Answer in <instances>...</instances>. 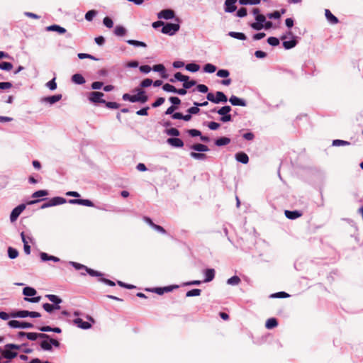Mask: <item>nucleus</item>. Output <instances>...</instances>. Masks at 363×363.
<instances>
[{
  "mask_svg": "<svg viewBox=\"0 0 363 363\" xmlns=\"http://www.w3.org/2000/svg\"><path fill=\"white\" fill-rule=\"evenodd\" d=\"M45 85L50 90H51V91L55 90L57 89V84L55 82V78H54L52 80L47 82Z\"/></svg>",
  "mask_w": 363,
  "mask_h": 363,
  "instance_id": "49",
  "label": "nucleus"
},
{
  "mask_svg": "<svg viewBox=\"0 0 363 363\" xmlns=\"http://www.w3.org/2000/svg\"><path fill=\"white\" fill-rule=\"evenodd\" d=\"M8 255L10 259H15L18 257V252L17 250L10 247L8 249Z\"/></svg>",
  "mask_w": 363,
  "mask_h": 363,
  "instance_id": "42",
  "label": "nucleus"
},
{
  "mask_svg": "<svg viewBox=\"0 0 363 363\" xmlns=\"http://www.w3.org/2000/svg\"><path fill=\"white\" fill-rule=\"evenodd\" d=\"M239 2L242 5H256L260 3V0H239Z\"/></svg>",
  "mask_w": 363,
  "mask_h": 363,
  "instance_id": "47",
  "label": "nucleus"
},
{
  "mask_svg": "<svg viewBox=\"0 0 363 363\" xmlns=\"http://www.w3.org/2000/svg\"><path fill=\"white\" fill-rule=\"evenodd\" d=\"M205 280L204 282H209L212 281L215 277V270L213 269H208L204 272Z\"/></svg>",
  "mask_w": 363,
  "mask_h": 363,
  "instance_id": "23",
  "label": "nucleus"
},
{
  "mask_svg": "<svg viewBox=\"0 0 363 363\" xmlns=\"http://www.w3.org/2000/svg\"><path fill=\"white\" fill-rule=\"evenodd\" d=\"M43 307L48 313H51L54 310H58L60 308V306L59 305H52L50 303H44Z\"/></svg>",
  "mask_w": 363,
  "mask_h": 363,
  "instance_id": "32",
  "label": "nucleus"
},
{
  "mask_svg": "<svg viewBox=\"0 0 363 363\" xmlns=\"http://www.w3.org/2000/svg\"><path fill=\"white\" fill-rule=\"evenodd\" d=\"M237 0H226L225 2V11L228 13H232L236 10Z\"/></svg>",
  "mask_w": 363,
  "mask_h": 363,
  "instance_id": "14",
  "label": "nucleus"
},
{
  "mask_svg": "<svg viewBox=\"0 0 363 363\" xmlns=\"http://www.w3.org/2000/svg\"><path fill=\"white\" fill-rule=\"evenodd\" d=\"M20 348L19 345L14 344H8L5 346V349L2 352V355L6 359H12L17 355L16 350Z\"/></svg>",
  "mask_w": 363,
  "mask_h": 363,
  "instance_id": "1",
  "label": "nucleus"
},
{
  "mask_svg": "<svg viewBox=\"0 0 363 363\" xmlns=\"http://www.w3.org/2000/svg\"><path fill=\"white\" fill-rule=\"evenodd\" d=\"M230 143V139L227 137H222L217 139L215 142V144L217 146H223L229 144Z\"/></svg>",
  "mask_w": 363,
  "mask_h": 363,
  "instance_id": "29",
  "label": "nucleus"
},
{
  "mask_svg": "<svg viewBox=\"0 0 363 363\" xmlns=\"http://www.w3.org/2000/svg\"><path fill=\"white\" fill-rule=\"evenodd\" d=\"M26 336L30 340H35L38 337L48 338V335L43 333H28Z\"/></svg>",
  "mask_w": 363,
  "mask_h": 363,
  "instance_id": "21",
  "label": "nucleus"
},
{
  "mask_svg": "<svg viewBox=\"0 0 363 363\" xmlns=\"http://www.w3.org/2000/svg\"><path fill=\"white\" fill-rule=\"evenodd\" d=\"M228 35L233 38H236L241 40H245L246 39V36L243 33L231 31L229 32Z\"/></svg>",
  "mask_w": 363,
  "mask_h": 363,
  "instance_id": "30",
  "label": "nucleus"
},
{
  "mask_svg": "<svg viewBox=\"0 0 363 363\" xmlns=\"http://www.w3.org/2000/svg\"><path fill=\"white\" fill-rule=\"evenodd\" d=\"M103 23L105 26L109 28H112L113 26V21L109 17H105L104 18Z\"/></svg>",
  "mask_w": 363,
  "mask_h": 363,
  "instance_id": "56",
  "label": "nucleus"
},
{
  "mask_svg": "<svg viewBox=\"0 0 363 363\" xmlns=\"http://www.w3.org/2000/svg\"><path fill=\"white\" fill-rule=\"evenodd\" d=\"M23 294L26 296H33L37 294V291L35 289L29 286H26L23 289ZM41 299L40 296H36L33 298L26 297L24 298L25 301L31 302V303H38Z\"/></svg>",
  "mask_w": 363,
  "mask_h": 363,
  "instance_id": "2",
  "label": "nucleus"
},
{
  "mask_svg": "<svg viewBox=\"0 0 363 363\" xmlns=\"http://www.w3.org/2000/svg\"><path fill=\"white\" fill-rule=\"evenodd\" d=\"M191 149L194 151H197V152H208L209 150L208 147L206 145H205L203 144H201V143H197V144L193 145L191 147Z\"/></svg>",
  "mask_w": 363,
  "mask_h": 363,
  "instance_id": "22",
  "label": "nucleus"
},
{
  "mask_svg": "<svg viewBox=\"0 0 363 363\" xmlns=\"http://www.w3.org/2000/svg\"><path fill=\"white\" fill-rule=\"evenodd\" d=\"M229 101L233 106H246V102L245 100L240 99L235 96H232L230 98Z\"/></svg>",
  "mask_w": 363,
  "mask_h": 363,
  "instance_id": "15",
  "label": "nucleus"
},
{
  "mask_svg": "<svg viewBox=\"0 0 363 363\" xmlns=\"http://www.w3.org/2000/svg\"><path fill=\"white\" fill-rule=\"evenodd\" d=\"M72 81L77 84H83L85 83V79L80 74H74L72 77Z\"/></svg>",
  "mask_w": 363,
  "mask_h": 363,
  "instance_id": "25",
  "label": "nucleus"
},
{
  "mask_svg": "<svg viewBox=\"0 0 363 363\" xmlns=\"http://www.w3.org/2000/svg\"><path fill=\"white\" fill-rule=\"evenodd\" d=\"M152 69L155 72H160V73H164V70H165V68H164L163 65L159 64V65H154L153 67H152Z\"/></svg>",
  "mask_w": 363,
  "mask_h": 363,
  "instance_id": "57",
  "label": "nucleus"
},
{
  "mask_svg": "<svg viewBox=\"0 0 363 363\" xmlns=\"http://www.w3.org/2000/svg\"><path fill=\"white\" fill-rule=\"evenodd\" d=\"M48 195V191L46 190H39L32 194L33 198L43 197Z\"/></svg>",
  "mask_w": 363,
  "mask_h": 363,
  "instance_id": "44",
  "label": "nucleus"
},
{
  "mask_svg": "<svg viewBox=\"0 0 363 363\" xmlns=\"http://www.w3.org/2000/svg\"><path fill=\"white\" fill-rule=\"evenodd\" d=\"M97 11L95 10H90L85 14V19L87 21H91L93 18L96 16Z\"/></svg>",
  "mask_w": 363,
  "mask_h": 363,
  "instance_id": "41",
  "label": "nucleus"
},
{
  "mask_svg": "<svg viewBox=\"0 0 363 363\" xmlns=\"http://www.w3.org/2000/svg\"><path fill=\"white\" fill-rule=\"evenodd\" d=\"M137 91V94L132 95V103H145L147 101V96L145 95V91L141 89H138Z\"/></svg>",
  "mask_w": 363,
  "mask_h": 363,
  "instance_id": "9",
  "label": "nucleus"
},
{
  "mask_svg": "<svg viewBox=\"0 0 363 363\" xmlns=\"http://www.w3.org/2000/svg\"><path fill=\"white\" fill-rule=\"evenodd\" d=\"M127 43L129 45H133L135 47H143V48L147 47V45L144 42L138 41V40H128Z\"/></svg>",
  "mask_w": 363,
  "mask_h": 363,
  "instance_id": "35",
  "label": "nucleus"
},
{
  "mask_svg": "<svg viewBox=\"0 0 363 363\" xmlns=\"http://www.w3.org/2000/svg\"><path fill=\"white\" fill-rule=\"evenodd\" d=\"M103 86V83L101 82H94L91 84V88L95 90L100 89Z\"/></svg>",
  "mask_w": 363,
  "mask_h": 363,
  "instance_id": "64",
  "label": "nucleus"
},
{
  "mask_svg": "<svg viewBox=\"0 0 363 363\" xmlns=\"http://www.w3.org/2000/svg\"><path fill=\"white\" fill-rule=\"evenodd\" d=\"M46 30L48 31H55V32H57L58 33L60 34H63L66 32V29L58 26V25H52V26H48L46 28Z\"/></svg>",
  "mask_w": 363,
  "mask_h": 363,
  "instance_id": "20",
  "label": "nucleus"
},
{
  "mask_svg": "<svg viewBox=\"0 0 363 363\" xmlns=\"http://www.w3.org/2000/svg\"><path fill=\"white\" fill-rule=\"evenodd\" d=\"M174 79L176 80H178V81H180V82H184V81H186L188 80L189 78L188 76H186V75H183L181 72H177L175 74H174Z\"/></svg>",
  "mask_w": 363,
  "mask_h": 363,
  "instance_id": "48",
  "label": "nucleus"
},
{
  "mask_svg": "<svg viewBox=\"0 0 363 363\" xmlns=\"http://www.w3.org/2000/svg\"><path fill=\"white\" fill-rule=\"evenodd\" d=\"M235 159L237 161L242 163L247 164L249 162V157L247 154L245 152H238L235 155Z\"/></svg>",
  "mask_w": 363,
  "mask_h": 363,
  "instance_id": "18",
  "label": "nucleus"
},
{
  "mask_svg": "<svg viewBox=\"0 0 363 363\" xmlns=\"http://www.w3.org/2000/svg\"><path fill=\"white\" fill-rule=\"evenodd\" d=\"M350 143L345 140H334L333 141V146H344V145H349Z\"/></svg>",
  "mask_w": 363,
  "mask_h": 363,
  "instance_id": "51",
  "label": "nucleus"
},
{
  "mask_svg": "<svg viewBox=\"0 0 363 363\" xmlns=\"http://www.w3.org/2000/svg\"><path fill=\"white\" fill-rule=\"evenodd\" d=\"M325 14L327 20L332 24H336L338 22L337 18L328 9H325Z\"/></svg>",
  "mask_w": 363,
  "mask_h": 363,
  "instance_id": "26",
  "label": "nucleus"
},
{
  "mask_svg": "<svg viewBox=\"0 0 363 363\" xmlns=\"http://www.w3.org/2000/svg\"><path fill=\"white\" fill-rule=\"evenodd\" d=\"M190 156L194 159L200 160H203L206 158V155L201 152H191L190 153Z\"/></svg>",
  "mask_w": 363,
  "mask_h": 363,
  "instance_id": "39",
  "label": "nucleus"
},
{
  "mask_svg": "<svg viewBox=\"0 0 363 363\" xmlns=\"http://www.w3.org/2000/svg\"><path fill=\"white\" fill-rule=\"evenodd\" d=\"M267 42L272 46H277L279 44V40L275 37H269L267 39Z\"/></svg>",
  "mask_w": 363,
  "mask_h": 363,
  "instance_id": "54",
  "label": "nucleus"
},
{
  "mask_svg": "<svg viewBox=\"0 0 363 363\" xmlns=\"http://www.w3.org/2000/svg\"><path fill=\"white\" fill-rule=\"evenodd\" d=\"M296 38L294 36L292 37V40H284L283 41V46L286 50H289L293 48H294L296 44L297 41L295 39Z\"/></svg>",
  "mask_w": 363,
  "mask_h": 363,
  "instance_id": "19",
  "label": "nucleus"
},
{
  "mask_svg": "<svg viewBox=\"0 0 363 363\" xmlns=\"http://www.w3.org/2000/svg\"><path fill=\"white\" fill-rule=\"evenodd\" d=\"M162 89L164 91H167V92H173V93L176 92V88L169 84H164Z\"/></svg>",
  "mask_w": 363,
  "mask_h": 363,
  "instance_id": "52",
  "label": "nucleus"
},
{
  "mask_svg": "<svg viewBox=\"0 0 363 363\" xmlns=\"http://www.w3.org/2000/svg\"><path fill=\"white\" fill-rule=\"evenodd\" d=\"M157 16L159 19L170 20L175 17V13L172 9H163Z\"/></svg>",
  "mask_w": 363,
  "mask_h": 363,
  "instance_id": "8",
  "label": "nucleus"
},
{
  "mask_svg": "<svg viewBox=\"0 0 363 363\" xmlns=\"http://www.w3.org/2000/svg\"><path fill=\"white\" fill-rule=\"evenodd\" d=\"M61 99H62V95L57 94V95H54V96H51L43 97L41 99V102L47 103V104L52 105V104H54L57 103V101H59Z\"/></svg>",
  "mask_w": 363,
  "mask_h": 363,
  "instance_id": "12",
  "label": "nucleus"
},
{
  "mask_svg": "<svg viewBox=\"0 0 363 363\" xmlns=\"http://www.w3.org/2000/svg\"><path fill=\"white\" fill-rule=\"evenodd\" d=\"M40 257L43 261H53L55 262H57L60 261V259L58 257L52 256V255H49L46 252H41L40 254Z\"/></svg>",
  "mask_w": 363,
  "mask_h": 363,
  "instance_id": "17",
  "label": "nucleus"
},
{
  "mask_svg": "<svg viewBox=\"0 0 363 363\" xmlns=\"http://www.w3.org/2000/svg\"><path fill=\"white\" fill-rule=\"evenodd\" d=\"M69 203L71 204H79V205H82V206H89V207L94 206V203L89 199H70L69 201Z\"/></svg>",
  "mask_w": 363,
  "mask_h": 363,
  "instance_id": "11",
  "label": "nucleus"
},
{
  "mask_svg": "<svg viewBox=\"0 0 363 363\" xmlns=\"http://www.w3.org/2000/svg\"><path fill=\"white\" fill-rule=\"evenodd\" d=\"M45 339L40 342V346L44 350H50L52 349L50 339L48 337Z\"/></svg>",
  "mask_w": 363,
  "mask_h": 363,
  "instance_id": "33",
  "label": "nucleus"
},
{
  "mask_svg": "<svg viewBox=\"0 0 363 363\" xmlns=\"http://www.w3.org/2000/svg\"><path fill=\"white\" fill-rule=\"evenodd\" d=\"M74 323L77 325V327L82 329H89L91 327L89 323L84 321L82 318H79L74 319Z\"/></svg>",
  "mask_w": 363,
  "mask_h": 363,
  "instance_id": "16",
  "label": "nucleus"
},
{
  "mask_svg": "<svg viewBox=\"0 0 363 363\" xmlns=\"http://www.w3.org/2000/svg\"><path fill=\"white\" fill-rule=\"evenodd\" d=\"M8 325L10 328H23V329L31 328L33 326V324H31V323H29L27 322H21V321L15 320H10L8 323Z\"/></svg>",
  "mask_w": 363,
  "mask_h": 363,
  "instance_id": "6",
  "label": "nucleus"
},
{
  "mask_svg": "<svg viewBox=\"0 0 363 363\" xmlns=\"http://www.w3.org/2000/svg\"><path fill=\"white\" fill-rule=\"evenodd\" d=\"M277 321L275 318H269L267 320L265 326L267 329H272L277 325Z\"/></svg>",
  "mask_w": 363,
  "mask_h": 363,
  "instance_id": "40",
  "label": "nucleus"
},
{
  "mask_svg": "<svg viewBox=\"0 0 363 363\" xmlns=\"http://www.w3.org/2000/svg\"><path fill=\"white\" fill-rule=\"evenodd\" d=\"M216 104L220 102H226L228 101L227 96L221 91H217L216 94Z\"/></svg>",
  "mask_w": 363,
  "mask_h": 363,
  "instance_id": "27",
  "label": "nucleus"
},
{
  "mask_svg": "<svg viewBox=\"0 0 363 363\" xmlns=\"http://www.w3.org/2000/svg\"><path fill=\"white\" fill-rule=\"evenodd\" d=\"M179 25L177 23L164 24L162 28V33L169 35H174L179 30Z\"/></svg>",
  "mask_w": 363,
  "mask_h": 363,
  "instance_id": "4",
  "label": "nucleus"
},
{
  "mask_svg": "<svg viewBox=\"0 0 363 363\" xmlns=\"http://www.w3.org/2000/svg\"><path fill=\"white\" fill-rule=\"evenodd\" d=\"M189 134L192 137L201 136V132L196 129H191L188 130Z\"/></svg>",
  "mask_w": 363,
  "mask_h": 363,
  "instance_id": "63",
  "label": "nucleus"
},
{
  "mask_svg": "<svg viewBox=\"0 0 363 363\" xmlns=\"http://www.w3.org/2000/svg\"><path fill=\"white\" fill-rule=\"evenodd\" d=\"M45 297L48 298L50 301L54 303L55 305H59L60 303H62V299L56 295L47 294Z\"/></svg>",
  "mask_w": 363,
  "mask_h": 363,
  "instance_id": "31",
  "label": "nucleus"
},
{
  "mask_svg": "<svg viewBox=\"0 0 363 363\" xmlns=\"http://www.w3.org/2000/svg\"><path fill=\"white\" fill-rule=\"evenodd\" d=\"M208 127L213 130H217L220 127V124L216 122H210L208 124Z\"/></svg>",
  "mask_w": 363,
  "mask_h": 363,
  "instance_id": "62",
  "label": "nucleus"
},
{
  "mask_svg": "<svg viewBox=\"0 0 363 363\" xmlns=\"http://www.w3.org/2000/svg\"><path fill=\"white\" fill-rule=\"evenodd\" d=\"M86 273H88L91 277H101L102 276V274L98 271H95L94 269H89L86 267V269L85 271Z\"/></svg>",
  "mask_w": 363,
  "mask_h": 363,
  "instance_id": "53",
  "label": "nucleus"
},
{
  "mask_svg": "<svg viewBox=\"0 0 363 363\" xmlns=\"http://www.w3.org/2000/svg\"><path fill=\"white\" fill-rule=\"evenodd\" d=\"M251 27L255 30H259L264 28V24L257 21L255 23H252L251 24Z\"/></svg>",
  "mask_w": 363,
  "mask_h": 363,
  "instance_id": "59",
  "label": "nucleus"
},
{
  "mask_svg": "<svg viewBox=\"0 0 363 363\" xmlns=\"http://www.w3.org/2000/svg\"><path fill=\"white\" fill-rule=\"evenodd\" d=\"M241 280L238 276H233L227 280V284L232 286H237Z\"/></svg>",
  "mask_w": 363,
  "mask_h": 363,
  "instance_id": "34",
  "label": "nucleus"
},
{
  "mask_svg": "<svg viewBox=\"0 0 363 363\" xmlns=\"http://www.w3.org/2000/svg\"><path fill=\"white\" fill-rule=\"evenodd\" d=\"M201 289H192V290L189 291L186 294V296L187 297L199 296L201 295Z\"/></svg>",
  "mask_w": 363,
  "mask_h": 363,
  "instance_id": "43",
  "label": "nucleus"
},
{
  "mask_svg": "<svg viewBox=\"0 0 363 363\" xmlns=\"http://www.w3.org/2000/svg\"><path fill=\"white\" fill-rule=\"evenodd\" d=\"M186 69L191 72H196L199 70L200 66L195 63H189L186 65Z\"/></svg>",
  "mask_w": 363,
  "mask_h": 363,
  "instance_id": "36",
  "label": "nucleus"
},
{
  "mask_svg": "<svg viewBox=\"0 0 363 363\" xmlns=\"http://www.w3.org/2000/svg\"><path fill=\"white\" fill-rule=\"evenodd\" d=\"M195 84H196V81H194V80L189 81L188 79V80L184 82L183 86H184V88H185L186 89H189V88L192 87Z\"/></svg>",
  "mask_w": 363,
  "mask_h": 363,
  "instance_id": "58",
  "label": "nucleus"
},
{
  "mask_svg": "<svg viewBox=\"0 0 363 363\" xmlns=\"http://www.w3.org/2000/svg\"><path fill=\"white\" fill-rule=\"evenodd\" d=\"M203 71L206 73H213L216 71V67L211 63H208L204 65Z\"/></svg>",
  "mask_w": 363,
  "mask_h": 363,
  "instance_id": "37",
  "label": "nucleus"
},
{
  "mask_svg": "<svg viewBox=\"0 0 363 363\" xmlns=\"http://www.w3.org/2000/svg\"><path fill=\"white\" fill-rule=\"evenodd\" d=\"M26 205L25 204H20L16 208H14L10 215V220L11 223L15 222L20 214L25 210Z\"/></svg>",
  "mask_w": 363,
  "mask_h": 363,
  "instance_id": "7",
  "label": "nucleus"
},
{
  "mask_svg": "<svg viewBox=\"0 0 363 363\" xmlns=\"http://www.w3.org/2000/svg\"><path fill=\"white\" fill-rule=\"evenodd\" d=\"M167 134L172 136H179L180 133L177 128H172L167 130Z\"/></svg>",
  "mask_w": 363,
  "mask_h": 363,
  "instance_id": "55",
  "label": "nucleus"
},
{
  "mask_svg": "<svg viewBox=\"0 0 363 363\" xmlns=\"http://www.w3.org/2000/svg\"><path fill=\"white\" fill-rule=\"evenodd\" d=\"M13 68V65L10 62H0V69L3 70L10 71Z\"/></svg>",
  "mask_w": 363,
  "mask_h": 363,
  "instance_id": "46",
  "label": "nucleus"
},
{
  "mask_svg": "<svg viewBox=\"0 0 363 363\" xmlns=\"http://www.w3.org/2000/svg\"><path fill=\"white\" fill-rule=\"evenodd\" d=\"M114 33L118 36H123L126 33V30L121 26H117L115 28Z\"/></svg>",
  "mask_w": 363,
  "mask_h": 363,
  "instance_id": "38",
  "label": "nucleus"
},
{
  "mask_svg": "<svg viewBox=\"0 0 363 363\" xmlns=\"http://www.w3.org/2000/svg\"><path fill=\"white\" fill-rule=\"evenodd\" d=\"M167 143L174 147H182L184 146V142L178 138H168Z\"/></svg>",
  "mask_w": 363,
  "mask_h": 363,
  "instance_id": "13",
  "label": "nucleus"
},
{
  "mask_svg": "<svg viewBox=\"0 0 363 363\" xmlns=\"http://www.w3.org/2000/svg\"><path fill=\"white\" fill-rule=\"evenodd\" d=\"M66 201H67L66 199L62 197H60V196L53 197V198L50 199L48 202L43 203L41 206V208L44 209V208H50V207H52V206H58V205H62V204L65 203Z\"/></svg>",
  "mask_w": 363,
  "mask_h": 363,
  "instance_id": "3",
  "label": "nucleus"
},
{
  "mask_svg": "<svg viewBox=\"0 0 363 363\" xmlns=\"http://www.w3.org/2000/svg\"><path fill=\"white\" fill-rule=\"evenodd\" d=\"M29 315L28 311H18L11 313V318H26Z\"/></svg>",
  "mask_w": 363,
  "mask_h": 363,
  "instance_id": "24",
  "label": "nucleus"
},
{
  "mask_svg": "<svg viewBox=\"0 0 363 363\" xmlns=\"http://www.w3.org/2000/svg\"><path fill=\"white\" fill-rule=\"evenodd\" d=\"M69 264H71L72 267H74L77 270L84 269V271H86V267H87L86 266H85L84 264H82L78 262H72V261H70L69 262Z\"/></svg>",
  "mask_w": 363,
  "mask_h": 363,
  "instance_id": "45",
  "label": "nucleus"
},
{
  "mask_svg": "<svg viewBox=\"0 0 363 363\" xmlns=\"http://www.w3.org/2000/svg\"><path fill=\"white\" fill-rule=\"evenodd\" d=\"M231 111V107L229 106H225L220 108L218 110L217 113L222 116L220 118V121L222 122H228L231 121V116L229 114V112Z\"/></svg>",
  "mask_w": 363,
  "mask_h": 363,
  "instance_id": "5",
  "label": "nucleus"
},
{
  "mask_svg": "<svg viewBox=\"0 0 363 363\" xmlns=\"http://www.w3.org/2000/svg\"><path fill=\"white\" fill-rule=\"evenodd\" d=\"M285 216L289 219H296L301 216V214L297 211H285Z\"/></svg>",
  "mask_w": 363,
  "mask_h": 363,
  "instance_id": "28",
  "label": "nucleus"
},
{
  "mask_svg": "<svg viewBox=\"0 0 363 363\" xmlns=\"http://www.w3.org/2000/svg\"><path fill=\"white\" fill-rule=\"evenodd\" d=\"M12 87L11 82H0V89H8Z\"/></svg>",
  "mask_w": 363,
  "mask_h": 363,
  "instance_id": "60",
  "label": "nucleus"
},
{
  "mask_svg": "<svg viewBox=\"0 0 363 363\" xmlns=\"http://www.w3.org/2000/svg\"><path fill=\"white\" fill-rule=\"evenodd\" d=\"M104 96V94L99 91H93L89 94V99L93 103H106V101L102 99Z\"/></svg>",
  "mask_w": 363,
  "mask_h": 363,
  "instance_id": "10",
  "label": "nucleus"
},
{
  "mask_svg": "<svg viewBox=\"0 0 363 363\" xmlns=\"http://www.w3.org/2000/svg\"><path fill=\"white\" fill-rule=\"evenodd\" d=\"M255 19L257 22L261 23L262 24H264L266 21V17L262 14H257L255 16Z\"/></svg>",
  "mask_w": 363,
  "mask_h": 363,
  "instance_id": "61",
  "label": "nucleus"
},
{
  "mask_svg": "<svg viewBox=\"0 0 363 363\" xmlns=\"http://www.w3.org/2000/svg\"><path fill=\"white\" fill-rule=\"evenodd\" d=\"M216 75L220 78H226L230 75V72L227 69H219Z\"/></svg>",
  "mask_w": 363,
  "mask_h": 363,
  "instance_id": "50",
  "label": "nucleus"
}]
</instances>
